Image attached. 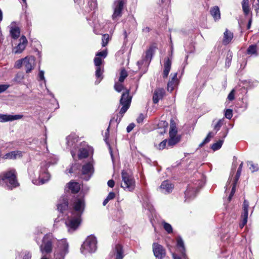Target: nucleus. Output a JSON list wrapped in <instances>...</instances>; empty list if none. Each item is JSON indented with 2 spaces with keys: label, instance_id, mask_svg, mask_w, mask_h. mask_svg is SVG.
Returning a JSON list of instances; mask_svg holds the SVG:
<instances>
[{
  "label": "nucleus",
  "instance_id": "nucleus-1",
  "mask_svg": "<svg viewBox=\"0 0 259 259\" xmlns=\"http://www.w3.org/2000/svg\"><path fill=\"white\" fill-rule=\"evenodd\" d=\"M42 242L40 245V250L42 254L51 253L53 244L57 243V247L54 252V259H64L69 252V244L65 239L58 241L52 234L49 233L44 236Z\"/></svg>",
  "mask_w": 259,
  "mask_h": 259
},
{
  "label": "nucleus",
  "instance_id": "nucleus-2",
  "mask_svg": "<svg viewBox=\"0 0 259 259\" xmlns=\"http://www.w3.org/2000/svg\"><path fill=\"white\" fill-rule=\"evenodd\" d=\"M0 185L9 190H12L18 187L19 184L16 178L15 169L4 172L0 175Z\"/></svg>",
  "mask_w": 259,
  "mask_h": 259
},
{
  "label": "nucleus",
  "instance_id": "nucleus-3",
  "mask_svg": "<svg viewBox=\"0 0 259 259\" xmlns=\"http://www.w3.org/2000/svg\"><path fill=\"white\" fill-rule=\"evenodd\" d=\"M39 166L38 179L32 181L33 184L35 185H42L47 182L51 177V175L48 171V168L49 166V163L42 162Z\"/></svg>",
  "mask_w": 259,
  "mask_h": 259
},
{
  "label": "nucleus",
  "instance_id": "nucleus-4",
  "mask_svg": "<svg viewBox=\"0 0 259 259\" xmlns=\"http://www.w3.org/2000/svg\"><path fill=\"white\" fill-rule=\"evenodd\" d=\"M64 219L68 232L70 233H72L78 228L82 221L81 217L72 214H68L67 217Z\"/></svg>",
  "mask_w": 259,
  "mask_h": 259
},
{
  "label": "nucleus",
  "instance_id": "nucleus-5",
  "mask_svg": "<svg viewBox=\"0 0 259 259\" xmlns=\"http://www.w3.org/2000/svg\"><path fill=\"white\" fill-rule=\"evenodd\" d=\"M97 239L94 236H89L81 246V252L85 255L95 252L97 248Z\"/></svg>",
  "mask_w": 259,
  "mask_h": 259
},
{
  "label": "nucleus",
  "instance_id": "nucleus-6",
  "mask_svg": "<svg viewBox=\"0 0 259 259\" xmlns=\"http://www.w3.org/2000/svg\"><path fill=\"white\" fill-rule=\"evenodd\" d=\"M122 182L121 187L126 191L132 192L135 188V182L133 177L126 170L121 172Z\"/></svg>",
  "mask_w": 259,
  "mask_h": 259
},
{
  "label": "nucleus",
  "instance_id": "nucleus-7",
  "mask_svg": "<svg viewBox=\"0 0 259 259\" xmlns=\"http://www.w3.org/2000/svg\"><path fill=\"white\" fill-rule=\"evenodd\" d=\"M85 208V202L83 198H76L74 200L72 208L69 213L81 217Z\"/></svg>",
  "mask_w": 259,
  "mask_h": 259
},
{
  "label": "nucleus",
  "instance_id": "nucleus-8",
  "mask_svg": "<svg viewBox=\"0 0 259 259\" xmlns=\"http://www.w3.org/2000/svg\"><path fill=\"white\" fill-rule=\"evenodd\" d=\"M202 186V181L200 180L197 181L195 183L189 184L185 192L186 199H193L195 198Z\"/></svg>",
  "mask_w": 259,
  "mask_h": 259
},
{
  "label": "nucleus",
  "instance_id": "nucleus-9",
  "mask_svg": "<svg viewBox=\"0 0 259 259\" xmlns=\"http://www.w3.org/2000/svg\"><path fill=\"white\" fill-rule=\"evenodd\" d=\"M132 97L129 95V90H127L122 94L120 99V104L122 106L119 111L121 116L126 112L130 106Z\"/></svg>",
  "mask_w": 259,
  "mask_h": 259
},
{
  "label": "nucleus",
  "instance_id": "nucleus-10",
  "mask_svg": "<svg viewBox=\"0 0 259 259\" xmlns=\"http://www.w3.org/2000/svg\"><path fill=\"white\" fill-rule=\"evenodd\" d=\"M82 179L85 181H89L93 176L94 172V168L93 161H89L82 166L81 168Z\"/></svg>",
  "mask_w": 259,
  "mask_h": 259
},
{
  "label": "nucleus",
  "instance_id": "nucleus-11",
  "mask_svg": "<svg viewBox=\"0 0 259 259\" xmlns=\"http://www.w3.org/2000/svg\"><path fill=\"white\" fill-rule=\"evenodd\" d=\"M124 4V0H115L112 6L113 14L112 16L113 20H115L122 15V11Z\"/></svg>",
  "mask_w": 259,
  "mask_h": 259
},
{
  "label": "nucleus",
  "instance_id": "nucleus-12",
  "mask_svg": "<svg viewBox=\"0 0 259 259\" xmlns=\"http://www.w3.org/2000/svg\"><path fill=\"white\" fill-rule=\"evenodd\" d=\"M223 119H219L217 121V122L213 126V129L214 131H215V133L213 134L212 132H210L207 135L206 137L204 139V140L199 144V147H203L205 144L208 143L210 141V138L212 137L215 134H217V133L220 130L223 124Z\"/></svg>",
  "mask_w": 259,
  "mask_h": 259
},
{
  "label": "nucleus",
  "instance_id": "nucleus-13",
  "mask_svg": "<svg viewBox=\"0 0 259 259\" xmlns=\"http://www.w3.org/2000/svg\"><path fill=\"white\" fill-rule=\"evenodd\" d=\"M177 247L179 251L181 253V256H179L177 254L174 253H172L173 259H182L186 258V255L185 253L186 249L184 245V241L181 237H179L177 239Z\"/></svg>",
  "mask_w": 259,
  "mask_h": 259
},
{
  "label": "nucleus",
  "instance_id": "nucleus-14",
  "mask_svg": "<svg viewBox=\"0 0 259 259\" xmlns=\"http://www.w3.org/2000/svg\"><path fill=\"white\" fill-rule=\"evenodd\" d=\"M249 207L248 201L244 199L242 205V212L241 214V221L239 224V227L242 228L247 223L248 219V209Z\"/></svg>",
  "mask_w": 259,
  "mask_h": 259
},
{
  "label": "nucleus",
  "instance_id": "nucleus-15",
  "mask_svg": "<svg viewBox=\"0 0 259 259\" xmlns=\"http://www.w3.org/2000/svg\"><path fill=\"white\" fill-rule=\"evenodd\" d=\"M153 251L154 256L158 259H162L165 255V250L163 246L157 243L153 244Z\"/></svg>",
  "mask_w": 259,
  "mask_h": 259
},
{
  "label": "nucleus",
  "instance_id": "nucleus-16",
  "mask_svg": "<svg viewBox=\"0 0 259 259\" xmlns=\"http://www.w3.org/2000/svg\"><path fill=\"white\" fill-rule=\"evenodd\" d=\"M174 188V185L169 181L166 180L162 182L158 189L161 193L168 194L172 191Z\"/></svg>",
  "mask_w": 259,
  "mask_h": 259
},
{
  "label": "nucleus",
  "instance_id": "nucleus-17",
  "mask_svg": "<svg viewBox=\"0 0 259 259\" xmlns=\"http://www.w3.org/2000/svg\"><path fill=\"white\" fill-rule=\"evenodd\" d=\"M68 199L67 196H63L59 200L57 204V208L60 213H66L68 208Z\"/></svg>",
  "mask_w": 259,
  "mask_h": 259
},
{
  "label": "nucleus",
  "instance_id": "nucleus-18",
  "mask_svg": "<svg viewBox=\"0 0 259 259\" xmlns=\"http://www.w3.org/2000/svg\"><path fill=\"white\" fill-rule=\"evenodd\" d=\"M27 44V40L24 35L22 36L20 39L19 44L13 49V53L15 54H21L26 48Z\"/></svg>",
  "mask_w": 259,
  "mask_h": 259
},
{
  "label": "nucleus",
  "instance_id": "nucleus-19",
  "mask_svg": "<svg viewBox=\"0 0 259 259\" xmlns=\"http://www.w3.org/2000/svg\"><path fill=\"white\" fill-rule=\"evenodd\" d=\"M35 58L33 56H27L25 57L24 65L26 68V72L30 73L33 69L35 65Z\"/></svg>",
  "mask_w": 259,
  "mask_h": 259
},
{
  "label": "nucleus",
  "instance_id": "nucleus-20",
  "mask_svg": "<svg viewBox=\"0 0 259 259\" xmlns=\"http://www.w3.org/2000/svg\"><path fill=\"white\" fill-rule=\"evenodd\" d=\"M111 256H114L116 259H123L124 257L123 247L121 245L117 244L115 245L111 253Z\"/></svg>",
  "mask_w": 259,
  "mask_h": 259
},
{
  "label": "nucleus",
  "instance_id": "nucleus-21",
  "mask_svg": "<svg viewBox=\"0 0 259 259\" xmlns=\"http://www.w3.org/2000/svg\"><path fill=\"white\" fill-rule=\"evenodd\" d=\"M171 66V60L168 57H166L163 60V71L162 76L164 78L167 77Z\"/></svg>",
  "mask_w": 259,
  "mask_h": 259
},
{
  "label": "nucleus",
  "instance_id": "nucleus-22",
  "mask_svg": "<svg viewBox=\"0 0 259 259\" xmlns=\"http://www.w3.org/2000/svg\"><path fill=\"white\" fill-rule=\"evenodd\" d=\"M23 117L22 115H10L0 114V122H5L12 121L15 120L21 119Z\"/></svg>",
  "mask_w": 259,
  "mask_h": 259
},
{
  "label": "nucleus",
  "instance_id": "nucleus-23",
  "mask_svg": "<svg viewBox=\"0 0 259 259\" xmlns=\"http://www.w3.org/2000/svg\"><path fill=\"white\" fill-rule=\"evenodd\" d=\"M90 152H93V149L88 146H85L80 148L78 154V158L82 159L87 157Z\"/></svg>",
  "mask_w": 259,
  "mask_h": 259
},
{
  "label": "nucleus",
  "instance_id": "nucleus-24",
  "mask_svg": "<svg viewBox=\"0 0 259 259\" xmlns=\"http://www.w3.org/2000/svg\"><path fill=\"white\" fill-rule=\"evenodd\" d=\"M177 73H175L171 79L168 82L167 87L168 91L170 92H172L178 84L179 81L177 78Z\"/></svg>",
  "mask_w": 259,
  "mask_h": 259
},
{
  "label": "nucleus",
  "instance_id": "nucleus-25",
  "mask_svg": "<svg viewBox=\"0 0 259 259\" xmlns=\"http://www.w3.org/2000/svg\"><path fill=\"white\" fill-rule=\"evenodd\" d=\"M165 91L163 89L159 88L155 90L153 96V101L154 104L157 103L164 95Z\"/></svg>",
  "mask_w": 259,
  "mask_h": 259
},
{
  "label": "nucleus",
  "instance_id": "nucleus-26",
  "mask_svg": "<svg viewBox=\"0 0 259 259\" xmlns=\"http://www.w3.org/2000/svg\"><path fill=\"white\" fill-rule=\"evenodd\" d=\"M22 156V152L21 151H13L4 155L2 157L5 159H16Z\"/></svg>",
  "mask_w": 259,
  "mask_h": 259
},
{
  "label": "nucleus",
  "instance_id": "nucleus-27",
  "mask_svg": "<svg viewBox=\"0 0 259 259\" xmlns=\"http://www.w3.org/2000/svg\"><path fill=\"white\" fill-rule=\"evenodd\" d=\"M228 129H227L225 132H224L223 133V132L221 133V134H222V137L223 138V139L219 140L218 141L213 143L211 145V148L213 151L218 150L221 148L222 144L224 142V139L225 138V137L227 136V135L228 134Z\"/></svg>",
  "mask_w": 259,
  "mask_h": 259
},
{
  "label": "nucleus",
  "instance_id": "nucleus-28",
  "mask_svg": "<svg viewBox=\"0 0 259 259\" xmlns=\"http://www.w3.org/2000/svg\"><path fill=\"white\" fill-rule=\"evenodd\" d=\"M154 50L152 47H150L149 49L147 50L146 52V55L145 57V59L143 60L138 61L137 64L140 67L141 66L144 61L150 62L152 58V55L153 54Z\"/></svg>",
  "mask_w": 259,
  "mask_h": 259
},
{
  "label": "nucleus",
  "instance_id": "nucleus-29",
  "mask_svg": "<svg viewBox=\"0 0 259 259\" xmlns=\"http://www.w3.org/2000/svg\"><path fill=\"white\" fill-rule=\"evenodd\" d=\"M210 13L215 21H218L221 19V13L218 6H214L210 8Z\"/></svg>",
  "mask_w": 259,
  "mask_h": 259
},
{
  "label": "nucleus",
  "instance_id": "nucleus-30",
  "mask_svg": "<svg viewBox=\"0 0 259 259\" xmlns=\"http://www.w3.org/2000/svg\"><path fill=\"white\" fill-rule=\"evenodd\" d=\"M233 37V33L227 29L224 33V37L222 41L223 45H227L229 44L231 42Z\"/></svg>",
  "mask_w": 259,
  "mask_h": 259
},
{
  "label": "nucleus",
  "instance_id": "nucleus-31",
  "mask_svg": "<svg viewBox=\"0 0 259 259\" xmlns=\"http://www.w3.org/2000/svg\"><path fill=\"white\" fill-rule=\"evenodd\" d=\"M103 68L102 67H96L95 75L97 78L96 80L95 81V84H98L101 80L103 78Z\"/></svg>",
  "mask_w": 259,
  "mask_h": 259
},
{
  "label": "nucleus",
  "instance_id": "nucleus-32",
  "mask_svg": "<svg viewBox=\"0 0 259 259\" xmlns=\"http://www.w3.org/2000/svg\"><path fill=\"white\" fill-rule=\"evenodd\" d=\"M22 257L23 259H31L32 257L31 252L28 250H23L20 253H18L16 255V259Z\"/></svg>",
  "mask_w": 259,
  "mask_h": 259
},
{
  "label": "nucleus",
  "instance_id": "nucleus-33",
  "mask_svg": "<svg viewBox=\"0 0 259 259\" xmlns=\"http://www.w3.org/2000/svg\"><path fill=\"white\" fill-rule=\"evenodd\" d=\"M10 34L12 37L14 39L18 38L20 35V30L18 27H11Z\"/></svg>",
  "mask_w": 259,
  "mask_h": 259
},
{
  "label": "nucleus",
  "instance_id": "nucleus-34",
  "mask_svg": "<svg viewBox=\"0 0 259 259\" xmlns=\"http://www.w3.org/2000/svg\"><path fill=\"white\" fill-rule=\"evenodd\" d=\"M68 188L73 193H77L80 190V186L78 183L69 182L68 184Z\"/></svg>",
  "mask_w": 259,
  "mask_h": 259
},
{
  "label": "nucleus",
  "instance_id": "nucleus-35",
  "mask_svg": "<svg viewBox=\"0 0 259 259\" xmlns=\"http://www.w3.org/2000/svg\"><path fill=\"white\" fill-rule=\"evenodd\" d=\"M247 54L251 56H257L258 53L257 52V46L256 45H251L249 46L247 49Z\"/></svg>",
  "mask_w": 259,
  "mask_h": 259
},
{
  "label": "nucleus",
  "instance_id": "nucleus-36",
  "mask_svg": "<svg viewBox=\"0 0 259 259\" xmlns=\"http://www.w3.org/2000/svg\"><path fill=\"white\" fill-rule=\"evenodd\" d=\"M169 139L168 141V146L172 147L179 142L180 141V138L179 136H169Z\"/></svg>",
  "mask_w": 259,
  "mask_h": 259
},
{
  "label": "nucleus",
  "instance_id": "nucleus-37",
  "mask_svg": "<svg viewBox=\"0 0 259 259\" xmlns=\"http://www.w3.org/2000/svg\"><path fill=\"white\" fill-rule=\"evenodd\" d=\"M242 7L243 13L245 15L249 14L250 10L249 7V1L248 0H243L242 3Z\"/></svg>",
  "mask_w": 259,
  "mask_h": 259
},
{
  "label": "nucleus",
  "instance_id": "nucleus-38",
  "mask_svg": "<svg viewBox=\"0 0 259 259\" xmlns=\"http://www.w3.org/2000/svg\"><path fill=\"white\" fill-rule=\"evenodd\" d=\"M143 206L145 209H147L151 213H153L154 211L153 206L148 200H144Z\"/></svg>",
  "mask_w": 259,
  "mask_h": 259
},
{
  "label": "nucleus",
  "instance_id": "nucleus-39",
  "mask_svg": "<svg viewBox=\"0 0 259 259\" xmlns=\"http://www.w3.org/2000/svg\"><path fill=\"white\" fill-rule=\"evenodd\" d=\"M24 78V73L22 72H18L16 74L13 81L16 82V83H20L23 81Z\"/></svg>",
  "mask_w": 259,
  "mask_h": 259
},
{
  "label": "nucleus",
  "instance_id": "nucleus-40",
  "mask_svg": "<svg viewBox=\"0 0 259 259\" xmlns=\"http://www.w3.org/2000/svg\"><path fill=\"white\" fill-rule=\"evenodd\" d=\"M162 225L164 229L166 231L168 234L172 233V228L170 224L165 222V221L162 222Z\"/></svg>",
  "mask_w": 259,
  "mask_h": 259
},
{
  "label": "nucleus",
  "instance_id": "nucleus-41",
  "mask_svg": "<svg viewBox=\"0 0 259 259\" xmlns=\"http://www.w3.org/2000/svg\"><path fill=\"white\" fill-rule=\"evenodd\" d=\"M177 134V128L175 123L171 122L170 130L169 132V136H176Z\"/></svg>",
  "mask_w": 259,
  "mask_h": 259
},
{
  "label": "nucleus",
  "instance_id": "nucleus-42",
  "mask_svg": "<svg viewBox=\"0 0 259 259\" xmlns=\"http://www.w3.org/2000/svg\"><path fill=\"white\" fill-rule=\"evenodd\" d=\"M233 53L231 51H228L226 58V66L229 67L231 64L232 59Z\"/></svg>",
  "mask_w": 259,
  "mask_h": 259
},
{
  "label": "nucleus",
  "instance_id": "nucleus-43",
  "mask_svg": "<svg viewBox=\"0 0 259 259\" xmlns=\"http://www.w3.org/2000/svg\"><path fill=\"white\" fill-rule=\"evenodd\" d=\"M247 165L249 166V168L252 172H255L258 170L257 164L253 163L252 161H248Z\"/></svg>",
  "mask_w": 259,
  "mask_h": 259
},
{
  "label": "nucleus",
  "instance_id": "nucleus-44",
  "mask_svg": "<svg viewBox=\"0 0 259 259\" xmlns=\"http://www.w3.org/2000/svg\"><path fill=\"white\" fill-rule=\"evenodd\" d=\"M122 117V116H121V117H120L118 119V115L117 114L113 115L110 120L109 126H110V125L114 123H116V124H118L119 123L120 121L121 120V118Z\"/></svg>",
  "mask_w": 259,
  "mask_h": 259
},
{
  "label": "nucleus",
  "instance_id": "nucleus-45",
  "mask_svg": "<svg viewBox=\"0 0 259 259\" xmlns=\"http://www.w3.org/2000/svg\"><path fill=\"white\" fill-rule=\"evenodd\" d=\"M243 162H242L239 165V166L237 169L236 176H235V178L233 181V182H235V183H237V182L239 180V178L240 176L241 172L242 171V168L243 166Z\"/></svg>",
  "mask_w": 259,
  "mask_h": 259
},
{
  "label": "nucleus",
  "instance_id": "nucleus-46",
  "mask_svg": "<svg viewBox=\"0 0 259 259\" xmlns=\"http://www.w3.org/2000/svg\"><path fill=\"white\" fill-rule=\"evenodd\" d=\"M75 139L69 136L66 138V144L69 147H74Z\"/></svg>",
  "mask_w": 259,
  "mask_h": 259
},
{
  "label": "nucleus",
  "instance_id": "nucleus-47",
  "mask_svg": "<svg viewBox=\"0 0 259 259\" xmlns=\"http://www.w3.org/2000/svg\"><path fill=\"white\" fill-rule=\"evenodd\" d=\"M127 76V73L126 71L124 69H121L120 73V76L119 78V81L120 82H122L124 80L125 78Z\"/></svg>",
  "mask_w": 259,
  "mask_h": 259
},
{
  "label": "nucleus",
  "instance_id": "nucleus-48",
  "mask_svg": "<svg viewBox=\"0 0 259 259\" xmlns=\"http://www.w3.org/2000/svg\"><path fill=\"white\" fill-rule=\"evenodd\" d=\"M168 125V123L165 121L161 120L159 122L158 124L159 128L163 127L162 131L160 132L161 134L165 132V128L167 127Z\"/></svg>",
  "mask_w": 259,
  "mask_h": 259
},
{
  "label": "nucleus",
  "instance_id": "nucleus-49",
  "mask_svg": "<svg viewBox=\"0 0 259 259\" xmlns=\"http://www.w3.org/2000/svg\"><path fill=\"white\" fill-rule=\"evenodd\" d=\"M88 6L89 7V10L88 11L93 10L95 9L97 7V3L96 0H91L88 3Z\"/></svg>",
  "mask_w": 259,
  "mask_h": 259
},
{
  "label": "nucleus",
  "instance_id": "nucleus-50",
  "mask_svg": "<svg viewBox=\"0 0 259 259\" xmlns=\"http://www.w3.org/2000/svg\"><path fill=\"white\" fill-rule=\"evenodd\" d=\"M190 47L185 46V51L187 54H191L194 52L195 47L192 43L189 45Z\"/></svg>",
  "mask_w": 259,
  "mask_h": 259
},
{
  "label": "nucleus",
  "instance_id": "nucleus-51",
  "mask_svg": "<svg viewBox=\"0 0 259 259\" xmlns=\"http://www.w3.org/2000/svg\"><path fill=\"white\" fill-rule=\"evenodd\" d=\"M24 62L25 58L17 60L14 64V67L17 69L20 68L24 65Z\"/></svg>",
  "mask_w": 259,
  "mask_h": 259
},
{
  "label": "nucleus",
  "instance_id": "nucleus-52",
  "mask_svg": "<svg viewBox=\"0 0 259 259\" xmlns=\"http://www.w3.org/2000/svg\"><path fill=\"white\" fill-rule=\"evenodd\" d=\"M109 37V35L108 34H105L103 35L102 38L103 47H105L107 45Z\"/></svg>",
  "mask_w": 259,
  "mask_h": 259
},
{
  "label": "nucleus",
  "instance_id": "nucleus-53",
  "mask_svg": "<svg viewBox=\"0 0 259 259\" xmlns=\"http://www.w3.org/2000/svg\"><path fill=\"white\" fill-rule=\"evenodd\" d=\"M237 183H235V182H233V186L232 188V190L231 191V193L228 197V200L230 201L233 196L234 195L235 192V189H236V186Z\"/></svg>",
  "mask_w": 259,
  "mask_h": 259
},
{
  "label": "nucleus",
  "instance_id": "nucleus-54",
  "mask_svg": "<svg viewBox=\"0 0 259 259\" xmlns=\"http://www.w3.org/2000/svg\"><path fill=\"white\" fill-rule=\"evenodd\" d=\"M233 116V111L231 109H227L225 112V116L226 118L230 119Z\"/></svg>",
  "mask_w": 259,
  "mask_h": 259
},
{
  "label": "nucleus",
  "instance_id": "nucleus-55",
  "mask_svg": "<svg viewBox=\"0 0 259 259\" xmlns=\"http://www.w3.org/2000/svg\"><path fill=\"white\" fill-rule=\"evenodd\" d=\"M94 63L96 67H102V60L100 57H96L94 58Z\"/></svg>",
  "mask_w": 259,
  "mask_h": 259
},
{
  "label": "nucleus",
  "instance_id": "nucleus-56",
  "mask_svg": "<svg viewBox=\"0 0 259 259\" xmlns=\"http://www.w3.org/2000/svg\"><path fill=\"white\" fill-rule=\"evenodd\" d=\"M167 142V140H163L157 146V148L159 150H163L165 148Z\"/></svg>",
  "mask_w": 259,
  "mask_h": 259
},
{
  "label": "nucleus",
  "instance_id": "nucleus-57",
  "mask_svg": "<svg viewBox=\"0 0 259 259\" xmlns=\"http://www.w3.org/2000/svg\"><path fill=\"white\" fill-rule=\"evenodd\" d=\"M123 88V85L120 83L115 82L114 84L115 90L118 92H120Z\"/></svg>",
  "mask_w": 259,
  "mask_h": 259
},
{
  "label": "nucleus",
  "instance_id": "nucleus-58",
  "mask_svg": "<svg viewBox=\"0 0 259 259\" xmlns=\"http://www.w3.org/2000/svg\"><path fill=\"white\" fill-rule=\"evenodd\" d=\"M107 50H103L102 51L98 52L96 54V56H97L98 57H103V58H105L107 56Z\"/></svg>",
  "mask_w": 259,
  "mask_h": 259
},
{
  "label": "nucleus",
  "instance_id": "nucleus-59",
  "mask_svg": "<svg viewBox=\"0 0 259 259\" xmlns=\"http://www.w3.org/2000/svg\"><path fill=\"white\" fill-rule=\"evenodd\" d=\"M109 128H110V126H109L105 133V139H104L105 142L106 143V144H107L108 145H109L108 139L109 137Z\"/></svg>",
  "mask_w": 259,
  "mask_h": 259
},
{
  "label": "nucleus",
  "instance_id": "nucleus-60",
  "mask_svg": "<svg viewBox=\"0 0 259 259\" xmlns=\"http://www.w3.org/2000/svg\"><path fill=\"white\" fill-rule=\"evenodd\" d=\"M252 7L256 12V15H258L259 14V0H257V3L253 4Z\"/></svg>",
  "mask_w": 259,
  "mask_h": 259
},
{
  "label": "nucleus",
  "instance_id": "nucleus-61",
  "mask_svg": "<svg viewBox=\"0 0 259 259\" xmlns=\"http://www.w3.org/2000/svg\"><path fill=\"white\" fill-rule=\"evenodd\" d=\"M9 87H10V85H9V84H0V93L4 92Z\"/></svg>",
  "mask_w": 259,
  "mask_h": 259
},
{
  "label": "nucleus",
  "instance_id": "nucleus-62",
  "mask_svg": "<svg viewBox=\"0 0 259 259\" xmlns=\"http://www.w3.org/2000/svg\"><path fill=\"white\" fill-rule=\"evenodd\" d=\"M227 99L229 101H232L234 99V90H233L228 95Z\"/></svg>",
  "mask_w": 259,
  "mask_h": 259
},
{
  "label": "nucleus",
  "instance_id": "nucleus-63",
  "mask_svg": "<svg viewBox=\"0 0 259 259\" xmlns=\"http://www.w3.org/2000/svg\"><path fill=\"white\" fill-rule=\"evenodd\" d=\"M135 126V125L134 123H130L126 127V131L127 133L131 132L134 127Z\"/></svg>",
  "mask_w": 259,
  "mask_h": 259
},
{
  "label": "nucleus",
  "instance_id": "nucleus-64",
  "mask_svg": "<svg viewBox=\"0 0 259 259\" xmlns=\"http://www.w3.org/2000/svg\"><path fill=\"white\" fill-rule=\"evenodd\" d=\"M144 119V115L143 114L141 113L139 115V116L137 118V121L139 123H142Z\"/></svg>",
  "mask_w": 259,
  "mask_h": 259
}]
</instances>
